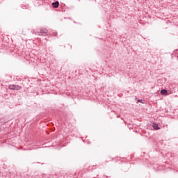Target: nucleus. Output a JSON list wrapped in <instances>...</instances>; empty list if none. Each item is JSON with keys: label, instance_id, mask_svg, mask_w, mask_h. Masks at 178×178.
Masks as SVG:
<instances>
[{"label": "nucleus", "instance_id": "f257e3e1", "mask_svg": "<svg viewBox=\"0 0 178 178\" xmlns=\"http://www.w3.org/2000/svg\"><path fill=\"white\" fill-rule=\"evenodd\" d=\"M8 88L10 90H20L21 87L18 85H10Z\"/></svg>", "mask_w": 178, "mask_h": 178}, {"label": "nucleus", "instance_id": "f03ea898", "mask_svg": "<svg viewBox=\"0 0 178 178\" xmlns=\"http://www.w3.org/2000/svg\"><path fill=\"white\" fill-rule=\"evenodd\" d=\"M47 33H48V30H47L46 29H41L40 31V35H45Z\"/></svg>", "mask_w": 178, "mask_h": 178}, {"label": "nucleus", "instance_id": "7ed1b4c3", "mask_svg": "<svg viewBox=\"0 0 178 178\" xmlns=\"http://www.w3.org/2000/svg\"><path fill=\"white\" fill-rule=\"evenodd\" d=\"M53 8H58L59 6V1H55L52 3Z\"/></svg>", "mask_w": 178, "mask_h": 178}, {"label": "nucleus", "instance_id": "20e7f679", "mask_svg": "<svg viewBox=\"0 0 178 178\" xmlns=\"http://www.w3.org/2000/svg\"><path fill=\"white\" fill-rule=\"evenodd\" d=\"M161 94H162V95H166V94H168V90L163 89L161 90Z\"/></svg>", "mask_w": 178, "mask_h": 178}, {"label": "nucleus", "instance_id": "39448f33", "mask_svg": "<svg viewBox=\"0 0 178 178\" xmlns=\"http://www.w3.org/2000/svg\"><path fill=\"white\" fill-rule=\"evenodd\" d=\"M153 127H154V129H155V130H159V127H158L157 124H154V125L153 126Z\"/></svg>", "mask_w": 178, "mask_h": 178}]
</instances>
